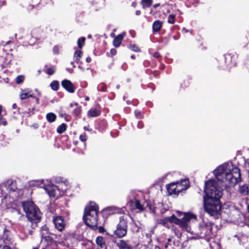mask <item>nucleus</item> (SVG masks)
Returning <instances> with one entry per match:
<instances>
[{"label":"nucleus","instance_id":"nucleus-29","mask_svg":"<svg viewBox=\"0 0 249 249\" xmlns=\"http://www.w3.org/2000/svg\"><path fill=\"white\" fill-rule=\"evenodd\" d=\"M67 128V125L63 123L58 126L57 128V132L59 134L63 133Z\"/></svg>","mask_w":249,"mask_h":249},{"label":"nucleus","instance_id":"nucleus-32","mask_svg":"<svg viewBox=\"0 0 249 249\" xmlns=\"http://www.w3.org/2000/svg\"><path fill=\"white\" fill-rule=\"evenodd\" d=\"M42 239H44V240L48 243V244L51 245V244L53 243V241L51 237L50 236H48L46 234L44 236L43 238H42Z\"/></svg>","mask_w":249,"mask_h":249},{"label":"nucleus","instance_id":"nucleus-45","mask_svg":"<svg viewBox=\"0 0 249 249\" xmlns=\"http://www.w3.org/2000/svg\"><path fill=\"white\" fill-rule=\"evenodd\" d=\"M153 56L154 57H155L156 58H157V59L160 58V53H157V52L154 53L153 54Z\"/></svg>","mask_w":249,"mask_h":249},{"label":"nucleus","instance_id":"nucleus-22","mask_svg":"<svg viewBox=\"0 0 249 249\" xmlns=\"http://www.w3.org/2000/svg\"><path fill=\"white\" fill-rule=\"evenodd\" d=\"M100 112L96 109H91L88 111V115L91 117H95L99 115Z\"/></svg>","mask_w":249,"mask_h":249},{"label":"nucleus","instance_id":"nucleus-16","mask_svg":"<svg viewBox=\"0 0 249 249\" xmlns=\"http://www.w3.org/2000/svg\"><path fill=\"white\" fill-rule=\"evenodd\" d=\"M119 249H132V246L129 244L128 241L120 240L116 243Z\"/></svg>","mask_w":249,"mask_h":249},{"label":"nucleus","instance_id":"nucleus-33","mask_svg":"<svg viewBox=\"0 0 249 249\" xmlns=\"http://www.w3.org/2000/svg\"><path fill=\"white\" fill-rule=\"evenodd\" d=\"M8 185L7 186L8 190H9V191H12V192L15 191V190L16 188L12 181H10V182L8 181Z\"/></svg>","mask_w":249,"mask_h":249},{"label":"nucleus","instance_id":"nucleus-7","mask_svg":"<svg viewBox=\"0 0 249 249\" xmlns=\"http://www.w3.org/2000/svg\"><path fill=\"white\" fill-rule=\"evenodd\" d=\"M61 185H63V183L60 184L58 186L53 184L44 185V188L50 196L58 197L60 195L59 188Z\"/></svg>","mask_w":249,"mask_h":249},{"label":"nucleus","instance_id":"nucleus-46","mask_svg":"<svg viewBox=\"0 0 249 249\" xmlns=\"http://www.w3.org/2000/svg\"><path fill=\"white\" fill-rule=\"evenodd\" d=\"M116 50L114 49H112L110 50V53L112 55H114L116 54Z\"/></svg>","mask_w":249,"mask_h":249},{"label":"nucleus","instance_id":"nucleus-50","mask_svg":"<svg viewBox=\"0 0 249 249\" xmlns=\"http://www.w3.org/2000/svg\"><path fill=\"white\" fill-rule=\"evenodd\" d=\"M33 249H37V248H33ZM50 249V248L49 247V245L47 246L45 249Z\"/></svg>","mask_w":249,"mask_h":249},{"label":"nucleus","instance_id":"nucleus-14","mask_svg":"<svg viewBox=\"0 0 249 249\" xmlns=\"http://www.w3.org/2000/svg\"><path fill=\"white\" fill-rule=\"evenodd\" d=\"M176 220V216L174 215H172L170 217H166L160 220V223L163 225L164 226L169 228V223H175Z\"/></svg>","mask_w":249,"mask_h":249},{"label":"nucleus","instance_id":"nucleus-21","mask_svg":"<svg viewBox=\"0 0 249 249\" xmlns=\"http://www.w3.org/2000/svg\"><path fill=\"white\" fill-rule=\"evenodd\" d=\"M162 26V22L160 20H156L153 23L152 28L153 32H159Z\"/></svg>","mask_w":249,"mask_h":249},{"label":"nucleus","instance_id":"nucleus-41","mask_svg":"<svg viewBox=\"0 0 249 249\" xmlns=\"http://www.w3.org/2000/svg\"><path fill=\"white\" fill-rule=\"evenodd\" d=\"M0 124L3 125L4 126L7 124V122L4 118L2 117L1 115H0Z\"/></svg>","mask_w":249,"mask_h":249},{"label":"nucleus","instance_id":"nucleus-20","mask_svg":"<svg viewBox=\"0 0 249 249\" xmlns=\"http://www.w3.org/2000/svg\"><path fill=\"white\" fill-rule=\"evenodd\" d=\"M239 192L243 196L248 195L249 193V186L247 184L240 185L239 188Z\"/></svg>","mask_w":249,"mask_h":249},{"label":"nucleus","instance_id":"nucleus-17","mask_svg":"<svg viewBox=\"0 0 249 249\" xmlns=\"http://www.w3.org/2000/svg\"><path fill=\"white\" fill-rule=\"evenodd\" d=\"M125 32H123L114 37L113 42L114 47H119L120 46L124 37L125 36Z\"/></svg>","mask_w":249,"mask_h":249},{"label":"nucleus","instance_id":"nucleus-26","mask_svg":"<svg viewBox=\"0 0 249 249\" xmlns=\"http://www.w3.org/2000/svg\"><path fill=\"white\" fill-rule=\"evenodd\" d=\"M96 242L97 245L101 248H103L105 244L104 239L102 236H98L96 239Z\"/></svg>","mask_w":249,"mask_h":249},{"label":"nucleus","instance_id":"nucleus-40","mask_svg":"<svg viewBox=\"0 0 249 249\" xmlns=\"http://www.w3.org/2000/svg\"><path fill=\"white\" fill-rule=\"evenodd\" d=\"M129 48L133 51L136 52H138L139 51V49L138 48V47L135 45H131L129 46Z\"/></svg>","mask_w":249,"mask_h":249},{"label":"nucleus","instance_id":"nucleus-58","mask_svg":"<svg viewBox=\"0 0 249 249\" xmlns=\"http://www.w3.org/2000/svg\"><path fill=\"white\" fill-rule=\"evenodd\" d=\"M171 239L169 238V239H168V242H171Z\"/></svg>","mask_w":249,"mask_h":249},{"label":"nucleus","instance_id":"nucleus-37","mask_svg":"<svg viewBox=\"0 0 249 249\" xmlns=\"http://www.w3.org/2000/svg\"><path fill=\"white\" fill-rule=\"evenodd\" d=\"M85 41V37H82L79 38L77 41V44L79 48H82L83 46L82 43H84Z\"/></svg>","mask_w":249,"mask_h":249},{"label":"nucleus","instance_id":"nucleus-5","mask_svg":"<svg viewBox=\"0 0 249 249\" xmlns=\"http://www.w3.org/2000/svg\"><path fill=\"white\" fill-rule=\"evenodd\" d=\"M205 210L210 215L216 216L220 213L221 205L219 199L204 198Z\"/></svg>","mask_w":249,"mask_h":249},{"label":"nucleus","instance_id":"nucleus-24","mask_svg":"<svg viewBox=\"0 0 249 249\" xmlns=\"http://www.w3.org/2000/svg\"><path fill=\"white\" fill-rule=\"evenodd\" d=\"M131 203L135 206L136 208L139 210L142 211L143 210V207L141 204L139 200H131Z\"/></svg>","mask_w":249,"mask_h":249},{"label":"nucleus","instance_id":"nucleus-51","mask_svg":"<svg viewBox=\"0 0 249 249\" xmlns=\"http://www.w3.org/2000/svg\"><path fill=\"white\" fill-rule=\"evenodd\" d=\"M17 107V105L16 104H14L13 105H12V107L13 108L15 109Z\"/></svg>","mask_w":249,"mask_h":249},{"label":"nucleus","instance_id":"nucleus-23","mask_svg":"<svg viewBox=\"0 0 249 249\" xmlns=\"http://www.w3.org/2000/svg\"><path fill=\"white\" fill-rule=\"evenodd\" d=\"M82 52L81 51H77L75 52L73 56V59L75 62L78 63L80 58L82 57Z\"/></svg>","mask_w":249,"mask_h":249},{"label":"nucleus","instance_id":"nucleus-12","mask_svg":"<svg viewBox=\"0 0 249 249\" xmlns=\"http://www.w3.org/2000/svg\"><path fill=\"white\" fill-rule=\"evenodd\" d=\"M177 194H178L183 190H185L189 188V182L188 179H182L179 182H177Z\"/></svg>","mask_w":249,"mask_h":249},{"label":"nucleus","instance_id":"nucleus-15","mask_svg":"<svg viewBox=\"0 0 249 249\" xmlns=\"http://www.w3.org/2000/svg\"><path fill=\"white\" fill-rule=\"evenodd\" d=\"M19 97L21 100H24L30 97H33V93H32V91L28 89H21Z\"/></svg>","mask_w":249,"mask_h":249},{"label":"nucleus","instance_id":"nucleus-30","mask_svg":"<svg viewBox=\"0 0 249 249\" xmlns=\"http://www.w3.org/2000/svg\"><path fill=\"white\" fill-rule=\"evenodd\" d=\"M141 3L144 8L149 7L152 3V0H142Z\"/></svg>","mask_w":249,"mask_h":249},{"label":"nucleus","instance_id":"nucleus-59","mask_svg":"<svg viewBox=\"0 0 249 249\" xmlns=\"http://www.w3.org/2000/svg\"><path fill=\"white\" fill-rule=\"evenodd\" d=\"M84 129L86 130H89L88 128H87L86 127H84Z\"/></svg>","mask_w":249,"mask_h":249},{"label":"nucleus","instance_id":"nucleus-52","mask_svg":"<svg viewBox=\"0 0 249 249\" xmlns=\"http://www.w3.org/2000/svg\"><path fill=\"white\" fill-rule=\"evenodd\" d=\"M160 5V4H156L154 5V8H157Z\"/></svg>","mask_w":249,"mask_h":249},{"label":"nucleus","instance_id":"nucleus-4","mask_svg":"<svg viewBox=\"0 0 249 249\" xmlns=\"http://www.w3.org/2000/svg\"><path fill=\"white\" fill-rule=\"evenodd\" d=\"M22 205L28 220L37 223L40 220L41 214L33 202L31 201L23 202Z\"/></svg>","mask_w":249,"mask_h":249},{"label":"nucleus","instance_id":"nucleus-54","mask_svg":"<svg viewBox=\"0 0 249 249\" xmlns=\"http://www.w3.org/2000/svg\"><path fill=\"white\" fill-rule=\"evenodd\" d=\"M88 38H91V35H89L88 36Z\"/></svg>","mask_w":249,"mask_h":249},{"label":"nucleus","instance_id":"nucleus-53","mask_svg":"<svg viewBox=\"0 0 249 249\" xmlns=\"http://www.w3.org/2000/svg\"><path fill=\"white\" fill-rule=\"evenodd\" d=\"M1 110H2V107L1 106H0V115H1Z\"/></svg>","mask_w":249,"mask_h":249},{"label":"nucleus","instance_id":"nucleus-13","mask_svg":"<svg viewBox=\"0 0 249 249\" xmlns=\"http://www.w3.org/2000/svg\"><path fill=\"white\" fill-rule=\"evenodd\" d=\"M61 85L68 92L73 93L75 91V88L72 83L69 80L65 79L61 82Z\"/></svg>","mask_w":249,"mask_h":249},{"label":"nucleus","instance_id":"nucleus-47","mask_svg":"<svg viewBox=\"0 0 249 249\" xmlns=\"http://www.w3.org/2000/svg\"><path fill=\"white\" fill-rule=\"evenodd\" d=\"M91 61V58L89 56L87 57V58H86L87 62L90 63Z\"/></svg>","mask_w":249,"mask_h":249},{"label":"nucleus","instance_id":"nucleus-34","mask_svg":"<svg viewBox=\"0 0 249 249\" xmlns=\"http://www.w3.org/2000/svg\"><path fill=\"white\" fill-rule=\"evenodd\" d=\"M48 232V228L46 226H44L42 227L41 229V232L40 234L41 235L42 238L44 237V236L47 234Z\"/></svg>","mask_w":249,"mask_h":249},{"label":"nucleus","instance_id":"nucleus-64","mask_svg":"<svg viewBox=\"0 0 249 249\" xmlns=\"http://www.w3.org/2000/svg\"><path fill=\"white\" fill-rule=\"evenodd\" d=\"M5 244H8V242H6V243H5Z\"/></svg>","mask_w":249,"mask_h":249},{"label":"nucleus","instance_id":"nucleus-19","mask_svg":"<svg viewBox=\"0 0 249 249\" xmlns=\"http://www.w3.org/2000/svg\"><path fill=\"white\" fill-rule=\"evenodd\" d=\"M175 224L179 225L181 228L185 229L187 231H189L188 226L187 222L183 220V219H179L176 217V220H175Z\"/></svg>","mask_w":249,"mask_h":249},{"label":"nucleus","instance_id":"nucleus-61","mask_svg":"<svg viewBox=\"0 0 249 249\" xmlns=\"http://www.w3.org/2000/svg\"><path fill=\"white\" fill-rule=\"evenodd\" d=\"M111 36H114V34H112L111 35Z\"/></svg>","mask_w":249,"mask_h":249},{"label":"nucleus","instance_id":"nucleus-57","mask_svg":"<svg viewBox=\"0 0 249 249\" xmlns=\"http://www.w3.org/2000/svg\"><path fill=\"white\" fill-rule=\"evenodd\" d=\"M73 104H72V103L70 104V106H71V107H73Z\"/></svg>","mask_w":249,"mask_h":249},{"label":"nucleus","instance_id":"nucleus-31","mask_svg":"<svg viewBox=\"0 0 249 249\" xmlns=\"http://www.w3.org/2000/svg\"><path fill=\"white\" fill-rule=\"evenodd\" d=\"M55 68L53 67H48L46 68L45 72L49 75H51L53 74L55 71Z\"/></svg>","mask_w":249,"mask_h":249},{"label":"nucleus","instance_id":"nucleus-44","mask_svg":"<svg viewBox=\"0 0 249 249\" xmlns=\"http://www.w3.org/2000/svg\"><path fill=\"white\" fill-rule=\"evenodd\" d=\"M101 86L102 87L101 88L100 87V86L98 87V90L99 91H105L106 88L103 85H101Z\"/></svg>","mask_w":249,"mask_h":249},{"label":"nucleus","instance_id":"nucleus-18","mask_svg":"<svg viewBox=\"0 0 249 249\" xmlns=\"http://www.w3.org/2000/svg\"><path fill=\"white\" fill-rule=\"evenodd\" d=\"M177 182H172L166 186L167 190L170 195L177 194Z\"/></svg>","mask_w":249,"mask_h":249},{"label":"nucleus","instance_id":"nucleus-3","mask_svg":"<svg viewBox=\"0 0 249 249\" xmlns=\"http://www.w3.org/2000/svg\"><path fill=\"white\" fill-rule=\"evenodd\" d=\"M204 192L206 199H220L222 196V190L214 180H209L205 183Z\"/></svg>","mask_w":249,"mask_h":249},{"label":"nucleus","instance_id":"nucleus-25","mask_svg":"<svg viewBox=\"0 0 249 249\" xmlns=\"http://www.w3.org/2000/svg\"><path fill=\"white\" fill-rule=\"evenodd\" d=\"M56 116L53 113H49L46 115V119L49 122L52 123L55 121Z\"/></svg>","mask_w":249,"mask_h":249},{"label":"nucleus","instance_id":"nucleus-49","mask_svg":"<svg viewBox=\"0 0 249 249\" xmlns=\"http://www.w3.org/2000/svg\"><path fill=\"white\" fill-rule=\"evenodd\" d=\"M141 14V11H139V10H137L136 12V14L137 15H139L140 14Z\"/></svg>","mask_w":249,"mask_h":249},{"label":"nucleus","instance_id":"nucleus-35","mask_svg":"<svg viewBox=\"0 0 249 249\" xmlns=\"http://www.w3.org/2000/svg\"><path fill=\"white\" fill-rule=\"evenodd\" d=\"M175 15L171 14L168 17V22L170 24H174L175 23Z\"/></svg>","mask_w":249,"mask_h":249},{"label":"nucleus","instance_id":"nucleus-28","mask_svg":"<svg viewBox=\"0 0 249 249\" xmlns=\"http://www.w3.org/2000/svg\"><path fill=\"white\" fill-rule=\"evenodd\" d=\"M193 218H196V216L192 213H188L184 214V216L182 218V219L186 222H188Z\"/></svg>","mask_w":249,"mask_h":249},{"label":"nucleus","instance_id":"nucleus-43","mask_svg":"<svg viewBox=\"0 0 249 249\" xmlns=\"http://www.w3.org/2000/svg\"><path fill=\"white\" fill-rule=\"evenodd\" d=\"M80 139L82 142H85L87 140V136L86 135H81L80 136Z\"/></svg>","mask_w":249,"mask_h":249},{"label":"nucleus","instance_id":"nucleus-56","mask_svg":"<svg viewBox=\"0 0 249 249\" xmlns=\"http://www.w3.org/2000/svg\"><path fill=\"white\" fill-rule=\"evenodd\" d=\"M37 94L38 95H41V93L39 91L38 92L37 91Z\"/></svg>","mask_w":249,"mask_h":249},{"label":"nucleus","instance_id":"nucleus-48","mask_svg":"<svg viewBox=\"0 0 249 249\" xmlns=\"http://www.w3.org/2000/svg\"><path fill=\"white\" fill-rule=\"evenodd\" d=\"M53 52L55 53H58V48L57 47H54V48H53Z\"/></svg>","mask_w":249,"mask_h":249},{"label":"nucleus","instance_id":"nucleus-42","mask_svg":"<svg viewBox=\"0 0 249 249\" xmlns=\"http://www.w3.org/2000/svg\"><path fill=\"white\" fill-rule=\"evenodd\" d=\"M73 112L75 115L77 116L79 115L80 113V109L79 107H77L74 109Z\"/></svg>","mask_w":249,"mask_h":249},{"label":"nucleus","instance_id":"nucleus-63","mask_svg":"<svg viewBox=\"0 0 249 249\" xmlns=\"http://www.w3.org/2000/svg\"><path fill=\"white\" fill-rule=\"evenodd\" d=\"M71 65H73V62H71Z\"/></svg>","mask_w":249,"mask_h":249},{"label":"nucleus","instance_id":"nucleus-62","mask_svg":"<svg viewBox=\"0 0 249 249\" xmlns=\"http://www.w3.org/2000/svg\"><path fill=\"white\" fill-rule=\"evenodd\" d=\"M131 58H134V56H133V55H132V56H131Z\"/></svg>","mask_w":249,"mask_h":249},{"label":"nucleus","instance_id":"nucleus-55","mask_svg":"<svg viewBox=\"0 0 249 249\" xmlns=\"http://www.w3.org/2000/svg\"><path fill=\"white\" fill-rule=\"evenodd\" d=\"M89 100V97H87L86 98V100L88 101Z\"/></svg>","mask_w":249,"mask_h":249},{"label":"nucleus","instance_id":"nucleus-10","mask_svg":"<svg viewBox=\"0 0 249 249\" xmlns=\"http://www.w3.org/2000/svg\"><path fill=\"white\" fill-rule=\"evenodd\" d=\"M213 223L207 222L200 226L201 233L206 236L210 235L212 232Z\"/></svg>","mask_w":249,"mask_h":249},{"label":"nucleus","instance_id":"nucleus-1","mask_svg":"<svg viewBox=\"0 0 249 249\" xmlns=\"http://www.w3.org/2000/svg\"><path fill=\"white\" fill-rule=\"evenodd\" d=\"M213 174L217 179L225 187L234 186L241 181L239 169L231 163L223 164L217 167Z\"/></svg>","mask_w":249,"mask_h":249},{"label":"nucleus","instance_id":"nucleus-60","mask_svg":"<svg viewBox=\"0 0 249 249\" xmlns=\"http://www.w3.org/2000/svg\"><path fill=\"white\" fill-rule=\"evenodd\" d=\"M248 212L249 213V205L248 206Z\"/></svg>","mask_w":249,"mask_h":249},{"label":"nucleus","instance_id":"nucleus-8","mask_svg":"<svg viewBox=\"0 0 249 249\" xmlns=\"http://www.w3.org/2000/svg\"><path fill=\"white\" fill-rule=\"evenodd\" d=\"M53 222L58 231H62L64 230L66 224L62 216H57L53 217Z\"/></svg>","mask_w":249,"mask_h":249},{"label":"nucleus","instance_id":"nucleus-11","mask_svg":"<svg viewBox=\"0 0 249 249\" xmlns=\"http://www.w3.org/2000/svg\"><path fill=\"white\" fill-rule=\"evenodd\" d=\"M177 194H178L183 190H185L189 188V182L188 179H182L179 182H177Z\"/></svg>","mask_w":249,"mask_h":249},{"label":"nucleus","instance_id":"nucleus-2","mask_svg":"<svg viewBox=\"0 0 249 249\" xmlns=\"http://www.w3.org/2000/svg\"><path fill=\"white\" fill-rule=\"evenodd\" d=\"M99 208L94 202H90L85 208L83 220L85 223L91 228H96L98 225Z\"/></svg>","mask_w":249,"mask_h":249},{"label":"nucleus","instance_id":"nucleus-36","mask_svg":"<svg viewBox=\"0 0 249 249\" xmlns=\"http://www.w3.org/2000/svg\"><path fill=\"white\" fill-rule=\"evenodd\" d=\"M24 80V76L23 75H18L17 77L16 81L18 84H19L23 82Z\"/></svg>","mask_w":249,"mask_h":249},{"label":"nucleus","instance_id":"nucleus-9","mask_svg":"<svg viewBox=\"0 0 249 249\" xmlns=\"http://www.w3.org/2000/svg\"><path fill=\"white\" fill-rule=\"evenodd\" d=\"M36 223H35L34 221H31L29 220V222L25 223L23 226L22 232L26 235H31L33 229L35 228L34 226H36Z\"/></svg>","mask_w":249,"mask_h":249},{"label":"nucleus","instance_id":"nucleus-39","mask_svg":"<svg viewBox=\"0 0 249 249\" xmlns=\"http://www.w3.org/2000/svg\"><path fill=\"white\" fill-rule=\"evenodd\" d=\"M1 249H16V248L13 246L10 245H4L3 246H1Z\"/></svg>","mask_w":249,"mask_h":249},{"label":"nucleus","instance_id":"nucleus-38","mask_svg":"<svg viewBox=\"0 0 249 249\" xmlns=\"http://www.w3.org/2000/svg\"><path fill=\"white\" fill-rule=\"evenodd\" d=\"M109 211L112 212V213H118L119 212L120 210L115 207H110L108 208Z\"/></svg>","mask_w":249,"mask_h":249},{"label":"nucleus","instance_id":"nucleus-27","mask_svg":"<svg viewBox=\"0 0 249 249\" xmlns=\"http://www.w3.org/2000/svg\"><path fill=\"white\" fill-rule=\"evenodd\" d=\"M50 87L53 90H57L59 87V83L58 81L54 80L50 84Z\"/></svg>","mask_w":249,"mask_h":249},{"label":"nucleus","instance_id":"nucleus-6","mask_svg":"<svg viewBox=\"0 0 249 249\" xmlns=\"http://www.w3.org/2000/svg\"><path fill=\"white\" fill-rule=\"evenodd\" d=\"M127 222L124 216L120 218V221L114 231L115 235L118 238L124 237L127 233Z\"/></svg>","mask_w":249,"mask_h":249}]
</instances>
